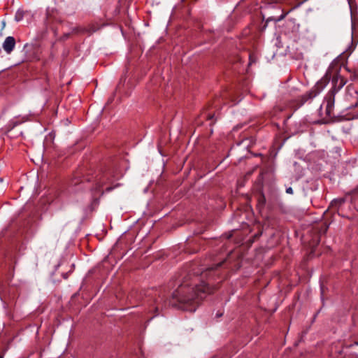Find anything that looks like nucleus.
Here are the masks:
<instances>
[{
	"label": "nucleus",
	"instance_id": "nucleus-1",
	"mask_svg": "<svg viewBox=\"0 0 358 358\" xmlns=\"http://www.w3.org/2000/svg\"><path fill=\"white\" fill-rule=\"evenodd\" d=\"M222 264L223 262H220L206 270L198 268L196 263L191 264V268L183 278L182 282L173 293L170 304L179 309L194 312L206 294L213 292L211 280L215 275V271Z\"/></svg>",
	"mask_w": 358,
	"mask_h": 358
},
{
	"label": "nucleus",
	"instance_id": "nucleus-2",
	"mask_svg": "<svg viewBox=\"0 0 358 358\" xmlns=\"http://www.w3.org/2000/svg\"><path fill=\"white\" fill-rule=\"evenodd\" d=\"M120 178L119 176L115 173V171L112 170H108L103 172H99L96 174V176L92 178H87V181L93 182V187H92V197L94 204H97L99 203V199L101 196L103 194L104 191L103 190V187L104 185L109 184L105 189V192H109L114 189L115 187H117L120 185V184L117 183L115 185L113 184V178L118 179Z\"/></svg>",
	"mask_w": 358,
	"mask_h": 358
},
{
	"label": "nucleus",
	"instance_id": "nucleus-3",
	"mask_svg": "<svg viewBox=\"0 0 358 358\" xmlns=\"http://www.w3.org/2000/svg\"><path fill=\"white\" fill-rule=\"evenodd\" d=\"M331 79V76L327 73L323 78H322L316 85L305 94L301 96L300 99V106L303 105L308 100H311L319 94L321 91L327 85Z\"/></svg>",
	"mask_w": 358,
	"mask_h": 358
},
{
	"label": "nucleus",
	"instance_id": "nucleus-4",
	"mask_svg": "<svg viewBox=\"0 0 358 358\" xmlns=\"http://www.w3.org/2000/svg\"><path fill=\"white\" fill-rule=\"evenodd\" d=\"M336 94V92H335V90H330L325 97L327 101L326 113L328 116L331 115L334 106Z\"/></svg>",
	"mask_w": 358,
	"mask_h": 358
},
{
	"label": "nucleus",
	"instance_id": "nucleus-5",
	"mask_svg": "<svg viewBox=\"0 0 358 358\" xmlns=\"http://www.w3.org/2000/svg\"><path fill=\"white\" fill-rule=\"evenodd\" d=\"M332 87L330 90H335V92H338L346 83L345 79L340 74L336 73L332 77Z\"/></svg>",
	"mask_w": 358,
	"mask_h": 358
},
{
	"label": "nucleus",
	"instance_id": "nucleus-6",
	"mask_svg": "<svg viewBox=\"0 0 358 358\" xmlns=\"http://www.w3.org/2000/svg\"><path fill=\"white\" fill-rule=\"evenodd\" d=\"M15 46V39L13 36H8L3 43V48L7 54H10Z\"/></svg>",
	"mask_w": 358,
	"mask_h": 358
},
{
	"label": "nucleus",
	"instance_id": "nucleus-7",
	"mask_svg": "<svg viewBox=\"0 0 358 358\" xmlns=\"http://www.w3.org/2000/svg\"><path fill=\"white\" fill-rule=\"evenodd\" d=\"M345 198L335 199L331 202L330 206L331 208H336V210H338L339 208L345 203Z\"/></svg>",
	"mask_w": 358,
	"mask_h": 358
},
{
	"label": "nucleus",
	"instance_id": "nucleus-8",
	"mask_svg": "<svg viewBox=\"0 0 358 358\" xmlns=\"http://www.w3.org/2000/svg\"><path fill=\"white\" fill-rule=\"evenodd\" d=\"M24 12L23 10H18L15 15V20L17 22L21 21L24 17Z\"/></svg>",
	"mask_w": 358,
	"mask_h": 358
},
{
	"label": "nucleus",
	"instance_id": "nucleus-9",
	"mask_svg": "<svg viewBox=\"0 0 358 358\" xmlns=\"http://www.w3.org/2000/svg\"><path fill=\"white\" fill-rule=\"evenodd\" d=\"M266 203V198L264 194H261L258 199V206L263 207Z\"/></svg>",
	"mask_w": 358,
	"mask_h": 358
},
{
	"label": "nucleus",
	"instance_id": "nucleus-10",
	"mask_svg": "<svg viewBox=\"0 0 358 358\" xmlns=\"http://www.w3.org/2000/svg\"><path fill=\"white\" fill-rule=\"evenodd\" d=\"M329 228V225L327 223H323L321 226V229H320V234H325Z\"/></svg>",
	"mask_w": 358,
	"mask_h": 358
},
{
	"label": "nucleus",
	"instance_id": "nucleus-11",
	"mask_svg": "<svg viewBox=\"0 0 358 358\" xmlns=\"http://www.w3.org/2000/svg\"><path fill=\"white\" fill-rule=\"evenodd\" d=\"M286 193L292 194H293V189L291 187H289L286 189Z\"/></svg>",
	"mask_w": 358,
	"mask_h": 358
},
{
	"label": "nucleus",
	"instance_id": "nucleus-12",
	"mask_svg": "<svg viewBox=\"0 0 358 358\" xmlns=\"http://www.w3.org/2000/svg\"><path fill=\"white\" fill-rule=\"evenodd\" d=\"M286 14H284V15H282L278 19L277 21H280L281 20H282L285 17Z\"/></svg>",
	"mask_w": 358,
	"mask_h": 358
},
{
	"label": "nucleus",
	"instance_id": "nucleus-13",
	"mask_svg": "<svg viewBox=\"0 0 358 358\" xmlns=\"http://www.w3.org/2000/svg\"><path fill=\"white\" fill-rule=\"evenodd\" d=\"M69 34H65L64 35V36H63V38H64V39H66V38H69Z\"/></svg>",
	"mask_w": 358,
	"mask_h": 358
},
{
	"label": "nucleus",
	"instance_id": "nucleus-14",
	"mask_svg": "<svg viewBox=\"0 0 358 358\" xmlns=\"http://www.w3.org/2000/svg\"><path fill=\"white\" fill-rule=\"evenodd\" d=\"M213 117H214V115H208V119H209V120H211V119H213Z\"/></svg>",
	"mask_w": 358,
	"mask_h": 358
},
{
	"label": "nucleus",
	"instance_id": "nucleus-15",
	"mask_svg": "<svg viewBox=\"0 0 358 358\" xmlns=\"http://www.w3.org/2000/svg\"><path fill=\"white\" fill-rule=\"evenodd\" d=\"M158 310H159V307L158 306L155 307V312H158Z\"/></svg>",
	"mask_w": 358,
	"mask_h": 358
},
{
	"label": "nucleus",
	"instance_id": "nucleus-16",
	"mask_svg": "<svg viewBox=\"0 0 358 358\" xmlns=\"http://www.w3.org/2000/svg\"><path fill=\"white\" fill-rule=\"evenodd\" d=\"M63 276H64V278H67V277H68V274H67V273H65V274H64V275H63Z\"/></svg>",
	"mask_w": 358,
	"mask_h": 358
},
{
	"label": "nucleus",
	"instance_id": "nucleus-17",
	"mask_svg": "<svg viewBox=\"0 0 358 358\" xmlns=\"http://www.w3.org/2000/svg\"><path fill=\"white\" fill-rule=\"evenodd\" d=\"M73 32H77V31H78V29H77V28L73 29Z\"/></svg>",
	"mask_w": 358,
	"mask_h": 358
},
{
	"label": "nucleus",
	"instance_id": "nucleus-18",
	"mask_svg": "<svg viewBox=\"0 0 358 358\" xmlns=\"http://www.w3.org/2000/svg\"><path fill=\"white\" fill-rule=\"evenodd\" d=\"M222 315V313H220V314H217V317H221Z\"/></svg>",
	"mask_w": 358,
	"mask_h": 358
},
{
	"label": "nucleus",
	"instance_id": "nucleus-19",
	"mask_svg": "<svg viewBox=\"0 0 358 358\" xmlns=\"http://www.w3.org/2000/svg\"><path fill=\"white\" fill-rule=\"evenodd\" d=\"M355 191H357L358 192V187L355 189Z\"/></svg>",
	"mask_w": 358,
	"mask_h": 358
},
{
	"label": "nucleus",
	"instance_id": "nucleus-20",
	"mask_svg": "<svg viewBox=\"0 0 358 358\" xmlns=\"http://www.w3.org/2000/svg\"><path fill=\"white\" fill-rule=\"evenodd\" d=\"M0 358H3V356L1 355H0Z\"/></svg>",
	"mask_w": 358,
	"mask_h": 358
}]
</instances>
